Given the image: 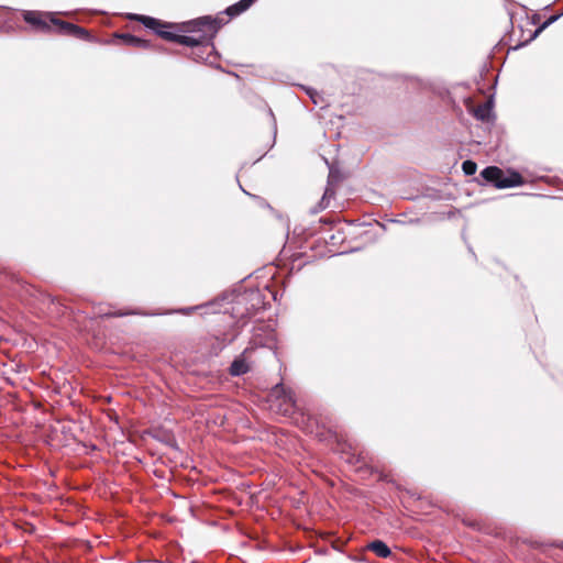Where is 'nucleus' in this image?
I'll return each mask as SVG.
<instances>
[{"instance_id": "f257e3e1", "label": "nucleus", "mask_w": 563, "mask_h": 563, "mask_svg": "<svg viewBox=\"0 0 563 563\" xmlns=\"http://www.w3.org/2000/svg\"><path fill=\"white\" fill-rule=\"evenodd\" d=\"M24 20L41 29H49V23H52L63 34L74 35L81 38H86L88 36V32L85 29L71 23L59 21L53 18L51 13L43 14L40 12L29 11L24 14Z\"/></svg>"}, {"instance_id": "f03ea898", "label": "nucleus", "mask_w": 563, "mask_h": 563, "mask_svg": "<svg viewBox=\"0 0 563 563\" xmlns=\"http://www.w3.org/2000/svg\"><path fill=\"white\" fill-rule=\"evenodd\" d=\"M271 410L288 416L294 412L296 401L291 390L287 389L283 384H277L268 395Z\"/></svg>"}, {"instance_id": "7ed1b4c3", "label": "nucleus", "mask_w": 563, "mask_h": 563, "mask_svg": "<svg viewBox=\"0 0 563 563\" xmlns=\"http://www.w3.org/2000/svg\"><path fill=\"white\" fill-rule=\"evenodd\" d=\"M482 176L487 181H493L498 188H509L519 186L522 184L521 176L519 174H512L510 177H505L503 170L495 166L486 167L482 172Z\"/></svg>"}, {"instance_id": "20e7f679", "label": "nucleus", "mask_w": 563, "mask_h": 563, "mask_svg": "<svg viewBox=\"0 0 563 563\" xmlns=\"http://www.w3.org/2000/svg\"><path fill=\"white\" fill-rule=\"evenodd\" d=\"M130 19L141 21L146 27L153 29L157 32L158 35H161L163 38L168 41L177 42L178 35L173 34L167 31H161L157 27L162 26L161 22L154 18L145 16V15H137V14H131Z\"/></svg>"}, {"instance_id": "39448f33", "label": "nucleus", "mask_w": 563, "mask_h": 563, "mask_svg": "<svg viewBox=\"0 0 563 563\" xmlns=\"http://www.w3.org/2000/svg\"><path fill=\"white\" fill-rule=\"evenodd\" d=\"M251 350L246 349L244 352L235 358L230 367V373L233 376H240L250 371L249 355Z\"/></svg>"}, {"instance_id": "423d86ee", "label": "nucleus", "mask_w": 563, "mask_h": 563, "mask_svg": "<svg viewBox=\"0 0 563 563\" xmlns=\"http://www.w3.org/2000/svg\"><path fill=\"white\" fill-rule=\"evenodd\" d=\"M367 549L373 551L379 558H387L390 555V549L380 540H375L367 544Z\"/></svg>"}, {"instance_id": "0eeeda50", "label": "nucleus", "mask_w": 563, "mask_h": 563, "mask_svg": "<svg viewBox=\"0 0 563 563\" xmlns=\"http://www.w3.org/2000/svg\"><path fill=\"white\" fill-rule=\"evenodd\" d=\"M255 0H241L238 3L229 7L227 13L231 16L239 15L240 13L247 10Z\"/></svg>"}, {"instance_id": "6e6552de", "label": "nucleus", "mask_w": 563, "mask_h": 563, "mask_svg": "<svg viewBox=\"0 0 563 563\" xmlns=\"http://www.w3.org/2000/svg\"><path fill=\"white\" fill-rule=\"evenodd\" d=\"M474 115L481 121H489L492 115V108L488 102L477 106L474 109Z\"/></svg>"}, {"instance_id": "1a4fd4ad", "label": "nucleus", "mask_w": 563, "mask_h": 563, "mask_svg": "<svg viewBox=\"0 0 563 563\" xmlns=\"http://www.w3.org/2000/svg\"><path fill=\"white\" fill-rule=\"evenodd\" d=\"M121 37H122V38L125 41V43H126V44H129V45H134V46H139V47H144V48H146V47H148V46H150V45H148V43H147V41H145V40H141V38H137V37H134V36H132V35H122Z\"/></svg>"}, {"instance_id": "9d476101", "label": "nucleus", "mask_w": 563, "mask_h": 563, "mask_svg": "<svg viewBox=\"0 0 563 563\" xmlns=\"http://www.w3.org/2000/svg\"><path fill=\"white\" fill-rule=\"evenodd\" d=\"M177 43L186 45V46H196L199 44V41L191 36L178 35Z\"/></svg>"}, {"instance_id": "9b49d317", "label": "nucleus", "mask_w": 563, "mask_h": 563, "mask_svg": "<svg viewBox=\"0 0 563 563\" xmlns=\"http://www.w3.org/2000/svg\"><path fill=\"white\" fill-rule=\"evenodd\" d=\"M476 164L472 161H465L462 164V169L466 175H473L476 173Z\"/></svg>"}, {"instance_id": "f8f14e48", "label": "nucleus", "mask_w": 563, "mask_h": 563, "mask_svg": "<svg viewBox=\"0 0 563 563\" xmlns=\"http://www.w3.org/2000/svg\"><path fill=\"white\" fill-rule=\"evenodd\" d=\"M558 19V15H553L549 18L534 33V36H537L540 32H542L545 27H548L551 23H553Z\"/></svg>"}, {"instance_id": "ddd939ff", "label": "nucleus", "mask_w": 563, "mask_h": 563, "mask_svg": "<svg viewBox=\"0 0 563 563\" xmlns=\"http://www.w3.org/2000/svg\"><path fill=\"white\" fill-rule=\"evenodd\" d=\"M307 92L310 96L312 102L314 104H318L319 103V95H318V92L312 90V89H308Z\"/></svg>"}, {"instance_id": "4468645a", "label": "nucleus", "mask_w": 563, "mask_h": 563, "mask_svg": "<svg viewBox=\"0 0 563 563\" xmlns=\"http://www.w3.org/2000/svg\"><path fill=\"white\" fill-rule=\"evenodd\" d=\"M199 23L201 24H208L210 26V29H214V26L212 25V21L210 20V18L206 16V18H202L199 20Z\"/></svg>"}]
</instances>
